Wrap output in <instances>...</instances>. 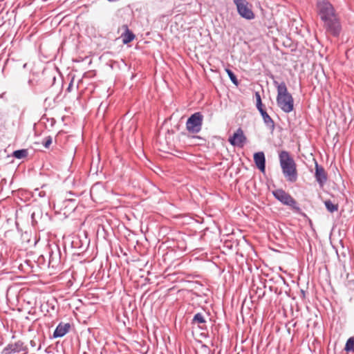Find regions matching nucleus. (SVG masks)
I'll return each mask as SVG.
<instances>
[{
    "label": "nucleus",
    "instance_id": "12",
    "mask_svg": "<svg viewBox=\"0 0 354 354\" xmlns=\"http://www.w3.org/2000/svg\"><path fill=\"white\" fill-rule=\"evenodd\" d=\"M254 161L257 167L264 172L266 169V157L263 151H259L254 154Z\"/></svg>",
    "mask_w": 354,
    "mask_h": 354
},
{
    "label": "nucleus",
    "instance_id": "21",
    "mask_svg": "<svg viewBox=\"0 0 354 354\" xmlns=\"http://www.w3.org/2000/svg\"><path fill=\"white\" fill-rule=\"evenodd\" d=\"M255 97L257 100L256 106L259 113L262 112L263 111H266L265 109H263V107L261 95L259 92L255 93Z\"/></svg>",
    "mask_w": 354,
    "mask_h": 354
},
{
    "label": "nucleus",
    "instance_id": "26",
    "mask_svg": "<svg viewBox=\"0 0 354 354\" xmlns=\"http://www.w3.org/2000/svg\"><path fill=\"white\" fill-rule=\"evenodd\" d=\"M31 83H32V80H29V81H28V84H31Z\"/></svg>",
    "mask_w": 354,
    "mask_h": 354
},
{
    "label": "nucleus",
    "instance_id": "23",
    "mask_svg": "<svg viewBox=\"0 0 354 354\" xmlns=\"http://www.w3.org/2000/svg\"><path fill=\"white\" fill-rule=\"evenodd\" d=\"M258 299H261L265 295V290L263 288H257L256 290Z\"/></svg>",
    "mask_w": 354,
    "mask_h": 354
},
{
    "label": "nucleus",
    "instance_id": "16",
    "mask_svg": "<svg viewBox=\"0 0 354 354\" xmlns=\"http://www.w3.org/2000/svg\"><path fill=\"white\" fill-rule=\"evenodd\" d=\"M324 205L326 209L330 213H333L338 209V205L333 203L330 200L326 201Z\"/></svg>",
    "mask_w": 354,
    "mask_h": 354
},
{
    "label": "nucleus",
    "instance_id": "5",
    "mask_svg": "<svg viewBox=\"0 0 354 354\" xmlns=\"http://www.w3.org/2000/svg\"><path fill=\"white\" fill-rule=\"evenodd\" d=\"M203 115L201 112L191 115L186 122L187 130L192 133H198L202 129Z\"/></svg>",
    "mask_w": 354,
    "mask_h": 354
},
{
    "label": "nucleus",
    "instance_id": "22",
    "mask_svg": "<svg viewBox=\"0 0 354 354\" xmlns=\"http://www.w3.org/2000/svg\"><path fill=\"white\" fill-rule=\"evenodd\" d=\"M52 142H53V138L51 136H46L45 137L44 139H43V141H42V145L43 146L46 148V149H48L50 146V145L52 144Z\"/></svg>",
    "mask_w": 354,
    "mask_h": 354
},
{
    "label": "nucleus",
    "instance_id": "15",
    "mask_svg": "<svg viewBox=\"0 0 354 354\" xmlns=\"http://www.w3.org/2000/svg\"><path fill=\"white\" fill-rule=\"evenodd\" d=\"M28 155V151L26 149H18L14 151L12 153V156L17 159H22L25 158Z\"/></svg>",
    "mask_w": 354,
    "mask_h": 354
},
{
    "label": "nucleus",
    "instance_id": "7",
    "mask_svg": "<svg viewBox=\"0 0 354 354\" xmlns=\"http://www.w3.org/2000/svg\"><path fill=\"white\" fill-rule=\"evenodd\" d=\"M23 352L24 354L28 353V348L24 342L18 340L14 343L8 344L2 351V354H13Z\"/></svg>",
    "mask_w": 354,
    "mask_h": 354
},
{
    "label": "nucleus",
    "instance_id": "18",
    "mask_svg": "<svg viewBox=\"0 0 354 354\" xmlns=\"http://www.w3.org/2000/svg\"><path fill=\"white\" fill-rule=\"evenodd\" d=\"M30 346L38 351L41 348V340L38 337H34L30 341Z\"/></svg>",
    "mask_w": 354,
    "mask_h": 354
},
{
    "label": "nucleus",
    "instance_id": "4",
    "mask_svg": "<svg viewBox=\"0 0 354 354\" xmlns=\"http://www.w3.org/2000/svg\"><path fill=\"white\" fill-rule=\"evenodd\" d=\"M272 193L277 201L284 205L289 206L295 212L300 213L301 212L300 207L295 198L283 189H277L272 191Z\"/></svg>",
    "mask_w": 354,
    "mask_h": 354
},
{
    "label": "nucleus",
    "instance_id": "14",
    "mask_svg": "<svg viewBox=\"0 0 354 354\" xmlns=\"http://www.w3.org/2000/svg\"><path fill=\"white\" fill-rule=\"evenodd\" d=\"M123 28H125V31H124V32H123L121 35V38L122 39L123 44H127L130 43L131 41H132L135 39L136 36L133 33V32H131L129 29L127 25H124Z\"/></svg>",
    "mask_w": 354,
    "mask_h": 354
},
{
    "label": "nucleus",
    "instance_id": "6",
    "mask_svg": "<svg viewBox=\"0 0 354 354\" xmlns=\"http://www.w3.org/2000/svg\"><path fill=\"white\" fill-rule=\"evenodd\" d=\"M239 15L248 20L254 19L255 15L252 10V5L247 0H233Z\"/></svg>",
    "mask_w": 354,
    "mask_h": 354
},
{
    "label": "nucleus",
    "instance_id": "1",
    "mask_svg": "<svg viewBox=\"0 0 354 354\" xmlns=\"http://www.w3.org/2000/svg\"><path fill=\"white\" fill-rule=\"evenodd\" d=\"M318 15L324 22L326 30L335 37L341 31L340 23L335 15L333 5L328 1L322 0L317 3Z\"/></svg>",
    "mask_w": 354,
    "mask_h": 354
},
{
    "label": "nucleus",
    "instance_id": "9",
    "mask_svg": "<svg viewBox=\"0 0 354 354\" xmlns=\"http://www.w3.org/2000/svg\"><path fill=\"white\" fill-rule=\"evenodd\" d=\"M314 160L315 169V178L316 179V181L319 185V186L323 187L328 179L327 174L324 168L322 166L319 165L315 159H314Z\"/></svg>",
    "mask_w": 354,
    "mask_h": 354
},
{
    "label": "nucleus",
    "instance_id": "20",
    "mask_svg": "<svg viewBox=\"0 0 354 354\" xmlns=\"http://www.w3.org/2000/svg\"><path fill=\"white\" fill-rule=\"evenodd\" d=\"M345 351L350 352L352 351L354 353V337H350L346 342L345 347H344Z\"/></svg>",
    "mask_w": 354,
    "mask_h": 354
},
{
    "label": "nucleus",
    "instance_id": "24",
    "mask_svg": "<svg viewBox=\"0 0 354 354\" xmlns=\"http://www.w3.org/2000/svg\"><path fill=\"white\" fill-rule=\"evenodd\" d=\"M39 196L44 197L46 196V193L44 191H40L38 193Z\"/></svg>",
    "mask_w": 354,
    "mask_h": 354
},
{
    "label": "nucleus",
    "instance_id": "3",
    "mask_svg": "<svg viewBox=\"0 0 354 354\" xmlns=\"http://www.w3.org/2000/svg\"><path fill=\"white\" fill-rule=\"evenodd\" d=\"M279 158L282 173L286 180L289 183H295L297 180L298 174L293 158L289 152L281 151L279 154Z\"/></svg>",
    "mask_w": 354,
    "mask_h": 354
},
{
    "label": "nucleus",
    "instance_id": "19",
    "mask_svg": "<svg viewBox=\"0 0 354 354\" xmlns=\"http://www.w3.org/2000/svg\"><path fill=\"white\" fill-rule=\"evenodd\" d=\"M225 72L227 73L229 78L230 79V80L232 81V82L236 85V86H238L239 82V80L236 77V76L235 75V74L233 73V71L232 70H230V68H226L225 69Z\"/></svg>",
    "mask_w": 354,
    "mask_h": 354
},
{
    "label": "nucleus",
    "instance_id": "2",
    "mask_svg": "<svg viewBox=\"0 0 354 354\" xmlns=\"http://www.w3.org/2000/svg\"><path fill=\"white\" fill-rule=\"evenodd\" d=\"M273 84L277 88V104L278 106L286 113H289L294 109V99L292 95L288 91L286 84L284 82L279 83L274 80Z\"/></svg>",
    "mask_w": 354,
    "mask_h": 354
},
{
    "label": "nucleus",
    "instance_id": "10",
    "mask_svg": "<svg viewBox=\"0 0 354 354\" xmlns=\"http://www.w3.org/2000/svg\"><path fill=\"white\" fill-rule=\"evenodd\" d=\"M61 263V253L59 248L55 247V250H50L49 252L48 264L52 268L57 267Z\"/></svg>",
    "mask_w": 354,
    "mask_h": 354
},
{
    "label": "nucleus",
    "instance_id": "13",
    "mask_svg": "<svg viewBox=\"0 0 354 354\" xmlns=\"http://www.w3.org/2000/svg\"><path fill=\"white\" fill-rule=\"evenodd\" d=\"M261 115L263 118V122L267 128L272 133L275 129V124L274 120L271 118V117L268 114L266 111H263L260 113Z\"/></svg>",
    "mask_w": 354,
    "mask_h": 354
},
{
    "label": "nucleus",
    "instance_id": "25",
    "mask_svg": "<svg viewBox=\"0 0 354 354\" xmlns=\"http://www.w3.org/2000/svg\"><path fill=\"white\" fill-rule=\"evenodd\" d=\"M72 86H73V82H71L69 84V85H68V88H67V91H71V87H72Z\"/></svg>",
    "mask_w": 354,
    "mask_h": 354
},
{
    "label": "nucleus",
    "instance_id": "17",
    "mask_svg": "<svg viewBox=\"0 0 354 354\" xmlns=\"http://www.w3.org/2000/svg\"><path fill=\"white\" fill-rule=\"evenodd\" d=\"M205 323H206V320H205L204 316L203 315V314L201 313H196L192 319L193 324H205Z\"/></svg>",
    "mask_w": 354,
    "mask_h": 354
},
{
    "label": "nucleus",
    "instance_id": "11",
    "mask_svg": "<svg viewBox=\"0 0 354 354\" xmlns=\"http://www.w3.org/2000/svg\"><path fill=\"white\" fill-rule=\"evenodd\" d=\"M71 324L69 323L60 322L56 327L53 337L59 338L64 337L67 333H68L71 328Z\"/></svg>",
    "mask_w": 354,
    "mask_h": 354
},
{
    "label": "nucleus",
    "instance_id": "8",
    "mask_svg": "<svg viewBox=\"0 0 354 354\" xmlns=\"http://www.w3.org/2000/svg\"><path fill=\"white\" fill-rule=\"evenodd\" d=\"M228 141L232 146L242 148L247 141V138L244 135L242 129L239 128L236 132L229 138Z\"/></svg>",
    "mask_w": 354,
    "mask_h": 354
}]
</instances>
